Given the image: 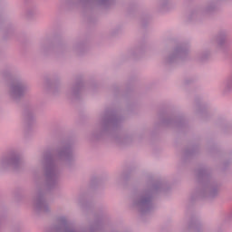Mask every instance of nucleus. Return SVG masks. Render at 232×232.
<instances>
[{"label": "nucleus", "mask_w": 232, "mask_h": 232, "mask_svg": "<svg viewBox=\"0 0 232 232\" xmlns=\"http://www.w3.org/2000/svg\"><path fill=\"white\" fill-rule=\"evenodd\" d=\"M35 208L38 209V211H44V213L48 211V205L46 204V201H44V197H43V195H38L35 201Z\"/></svg>", "instance_id": "obj_4"}, {"label": "nucleus", "mask_w": 232, "mask_h": 232, "mask_svg": "<svg viewBox=\"0 0 232 232\" xmlns=\"http://www.w3.org/2000/svg\"><path fill=\"white\" fill-rule=\"evenodd\" d=\"M101 5H104L105 6H108V5L113 3V0H100Z\"/></svg>", "instance_id": "obj_8"}, {"label": "nucleus", "mask_w": 232, "mask_h": 232, "mask_svg": "<svg viewBox=\"0 0 232 232\" xmlns=\"http://www.w3.org/2000/svg\"><path fill=\"white\" fill-rule=\"evenodd\" d=\"M45 162V179L49 188H53L57 184V169H55V161L53 154L46 153L44 155Z\"/></svg>", "instance_id": "obj_1"}, {"label": "nucleus", "mask_w": 232, "mask_h": 232, "mask_svg": "<svg viewBox=\"0 0 232 232\" xmlns=\"http://www.w3.org/2000/svg\"><path fill=\"white\" fill-rule=\"evenodd\" d=\"M25 92H26V86H24L23 82H16L11 85L10 93L13 99H21V97H23V95H24Z\"/></svg>", "instance_id": "obj_3"}, {"label": "nucleus", "mask_w": 232, "mask_h": 232, "mask_svg": "<svg viewBox=\"0 0 232 232\" xmlns=\"http://www.w3.org/2000/svg\"><path fill=\"white\" fill-rule=\"evenodd\" d=\"M218 193V189L217 188H213L211 191H210V196L211 197H217V194Z\"/></svg>", "instance_id": "obj_9"}, {"label": "nucleus", "mask_w": 232, "mask_h": 232, "mask_svg": "<svg viewBox=\"0 0 232 232\" xmlns=\"http://www.w3.org/2000/svg\"><path fill=\"white\" fill-rule=\"evenodd\" d=\"M205 173H206V170H199L198 171V177H204Z\"/></svg>", "instance_id": "obj_11"}, {"label": "nucleus", "mask_w": 232, "mask_h": 232, "mask_svg": "<svg viewBox=\"0 0 232 232\" xmlns=\"http://www.w3.org/2000/svg\"><path fill=\"white\" fill-rule=\"evenodd\" d=\"M9 166H12L14 169L19 168V164H21V159L17 155H13L6 161Z\"/></svg>", "instance_id": "obj_5"}, {"label": "nucleus", "mask_w": 232, "mask_h": 232, "mask_svg": "<svg viewBox=\"0 0 232 232\" xmlns=\"http://www.w3.org/2000/svg\"><path fill=\"white\" fill-rule=\"evenodd\" d=\"M71 155L72 150H70L69 147H65L58 152V157H60V159H63V157H64V159H70Z\"/></svg>", "instance_id": "obj_6"}, {"label": "nucleus", "mask_w": 232, "mask_h": 232, "mask_svg": "<svg viewBox=\"0 0 232 232\" xmlns=\"http://www.w3.org/2000/svg\"><path fill=\"white\" fill-rule=\"evenodd\" d=\"M136 208H138L140 213H148L153 205H151V194L146 192L142 194L138 200L134 202Z\"/></svg>", "instance_id": "obj_2"}, {"label": "nucleus", "mask_w": 232, "mask_h": 232, "mask_svg": "<svg viewBox=\"0 0 232 232\" xmlns=\"http://www.w3.org/2000/svg\"><path fill=\"white\" fill-rule=\"evenodd\" d=\"M179 57H182V55H184V53H186V51L184 49H179L177 51Z\"/></svg>", "instance_id": "obj_10"}, {"label": "nucleus", "mask_w": 232, "mask_h": 232, "mask_svg": "<svg viewBox=\"0 0 232 232\" xmlns=\"http://www.w3.org/2000/svg\"><path fill=\"white\" fill-rule=\"evenodd\" d=\"M226 42H227L226 34H221L220 36H218V43L220 46H222V44H224V43Z\"/></svg>", "instance_id": "obj_7"}]
</instances>
